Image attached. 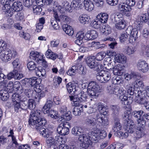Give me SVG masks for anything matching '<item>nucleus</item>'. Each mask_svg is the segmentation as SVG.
<instances>
[{
	"label": "nucleus",
	"instance_id": "obj_1",
	"mask_svg": "<svg viewBox=\"0 0 149 149\" xmlns=\"http://www.w3.org/2000/svg\"><path fill=\"white\" fill-rule=\"evenodd\" d=\"M40 110L32 111L31 113L29 121V123L31 127L35 128L40 132V134L45 138L50 136L52 133L49 132L48 129L43 127L46 123L44 118L39 119L40 116Z\"/></svg>",
	"mask_w": 149,
	"mask_h": 149
},
{
	"label": "nucleus",
	"instance_id": "obj_2",
	"mask_svg": "<svg viewBox=\"0 0 149 149\" xmlns=\"http://www.w3.org/2000/svg\"><path fill=\"white\" fill-rule=\"evenodd\" d=\"M72 134L75 136H79V139L82 142V146L85 148L91 149L92 147V142L90 137L86 134H83V130L80 127H75L72 129Z\"/></svg>",
	"mask_w": 149,
	"mask_h": 149
},
{
	"label": "nucleus",
	"instance_id": "obj_3",
	"mask_svg": "<svg viewBox=\"0 0 149 149\" xmlns=\"http://www.w3.org/2000/svg\"><path fill=\"white\" fill-rule=\"evenodd\" d=\"M86 123L91 125L106 126L108 124L106 118L100 113H93L88 116L86 120Z\"/></svg>",
	"mask_w": 149,
	"mask_h": 149
},
{
	"label": "nucleus",
	"instance_id": "obj_4",
	"mask_svg": "<svg viewBox=\"0 0 149 149\" xmlns=\"http://www.w3.org/2000/svg\"><path fill=\"white\" fill-rule=\"evenodd\" d=\"M1 52L0 58L2 61L5 63L10 61L12 58H15L17 54L15 50L9 49L5 50L3 49Z\"/></svg>",
	"mask_w": 149,
	"mask_h": 149
},
{
	"label": "nucleus",
	"instance_id": "obj_5",
	"mask_svg": "<svg viewBox=\"0 0 149 149\" xmlns=\"http://www.w3.org/2000/svg\"><path fill=\"white\" fill-rule=\"evenodd\" d=\"M100 90V86L96 82L92 81L89 83L87 91L88 95L91 97H94L97 96Z\"/></svg>",
	"mask_w": 149,
	"mask_h": 149
},
{
	"label": "nucleus",
	"instance_id": "obj_6",
	"mask_svg": "<svg viewBox=\"0 0 149 149\" xmlns=\"http://www.w3.org/2000/svg\"><path fill=\"white\" fill-rule=\"evenodd\" d=\"M107 90L109 94L117 95L119 97L126 95V91L123 87L119 88L114 85L108 86Z\"/></svg>",
	"mask_w": 149,
	"mask_h": 149
},
{
	"label": "nucleus",
	"instance_id": "obj_7",
	"mask_svg": "<svg viewBox=\"0 0 149 149\" xmlns=\"http://www.w3.org/2000/svg\"><path fill=\"white\" fill-rule=\"evenodd\" d=\"M143 93L141 91H138L135 101L139 104H143L146 109H149V102H148L147 98L144 94V93Z\"/></svg>",
	"mask_w": 149,
	"mask_h": 149
},
{
	"label": "nucleus",
	"instance_id": "obj_8",
	"mask_svg": "<svg viewBox=\"0 0 149 149\" xmlns=\"http://www.w3.org/2000/svg\"><path fill=\"white\" fill-rule=\"evenodd\" d=\"M111 19L112 22H116L115 24L116 27L118 29H122L125 27V21L122 18H120L117 16H116L113 14L111 15Z\"/></svg>",
	"mask_w": 149,
	"mask_h": 149
},
{
	"label": "nucleus",
	"instance_id": "obj_9",
	"mask_svg": "<svg viewBox=\"0 0 149 149\" xmlns=\"http://www.w3.org/2000/svg\"><path fill=\"white\" fill-rule=\"evenodd\" d=\"M136 66L139 71L142 73H146L149 70L148 63L143 59H139L137 61Z\"/></svg>",
	"mask_w": 149,
	"mask_h": 149
},
{
	"label": "nucleus",
	"instance_id": "obj_10",
	"mask_svg": "<svg viewBox=\"0 0 149 149\" xmlns=\"http://www.w3.org/2000/svg\"><path fill=\"white\" fill-rule=\"evenodd\" d=\"M70 125L67 122L60 124L57 127V131L58 133L61 135H65L68 133L69 128Z\"/></svg>",
	"mask_w": 149,
	"mask_h": 149
},
{
	"label": "nucleus",
	"instance_id": "obj_11",
	"mask_svg": "<svg viewBox=\"0 0 149 149\" xmlns=\"http://www.w3.org/2000/svg\"><path fill=\"white\" fill-rule=\"evenodd\" d=\"M96 78L101 82L106 83L110 79L111 74L108 71H103L102 72L97 74Z\"/></svg>",
	"mask_w": 149,
	"mask_h": 149
},
{
	"label": "nucleus",
	"instance_id": "obj_12",
	"mask_svg": "<svg viewBox=\"0 0 149 149\" xmlns=\"http://www.w3.org/2000/svg\"><path fill=\"white\" fill-rule=\"evenodd\" d=\"M120 119L116 117L115 119L114 125L112 128V131L114 132V134L116 136H119V132L122 129V125L119 122Z\"/></svg>",
	"mask_w": 149,
	"mask_h": 149
},
{
	"label": "nucleus",
	"instance_id": "obj_13",
	"mask_svg": "<svg viewBox=\"0 0 149 149\" xmlns=\"http://www.w3.org/2000/svg\"><path fill=\"white\" fill-rule=\"evenodd\" d=\"M148 21H149V15L148 13H145L138 16L136 22L138 25V26L140 27L143 23L146 22Z\"/></svg>",
	"mask_w": 149,
	"mask_h": 149
},
{
	"label": "nucleus",
	"instance_id": "obj_14",
	"mask_svg": "<svg viewBox=\"0 0 149 149\" xmlns=\"http://www.w3.org/2000/svg\"><path fill=\"white\" fill-rule=\"evenodd\" d=\"M54 16L56 20L61 22L69 23L71 21V18L65 15H61L58 17V14L56 13L54 15Z\"/></svg>",
	"mask_w": 149,
	"mask_h": 149
},
{
	"label": "nucleus",
	"instance_id": "obj_15",
	"mask_svg": "<svg viewBox=\"0 0 149 149\" xmlns=\"http://www.w3.org/2000/svg\"><path fill=\"white\" fill-rule=\"evenodd\" d=\"M66 88L68 92L72 95L77 93L78 90H79V87L75 84H72L71 82L69 83L67 85Z\"/></svg>",
	"mask_w": 149,
	"mask_h": 149
},
{
	"label": "nucleus",
	"instance_id": "obj_16",
	"mask_svg": "<svg viewBox=\"0 0 149 149\" xmlns=\"http://www.w3.org/2000/svg\"><path fill=\"white\" fill-rule=\"evenodd\" d=\"M2 6V9L4 12L7 13H10L11 6L9 2L7 0H1L0 2V6Z\"/></svg>",
	"mask_w": 149,
	"mask_h": 149
},
{
	"label": "nucleus",
	"instance_id": "obj_17",
	"mask_svg": "<svg viewBox=\"0 0 149 149\" xmlns=\"http://www.w3.org/2000/svg\"><path fill=\"white\" fill-rule=\"evenodd\" d=\"M44 56L43 54L37 52L32 51L31 52L30 54L31 58L36 61L38 63L40 58H42V57Z\"/></svg>",
	"mask_w": 149,
	"mask_h": 149
},
{
	"label": "nucleus",
	"instance_id": "obj_18",
	"mask_svg": "<svg viewBox=\"0 0 149 149\" xmlns=\"http://www.w3.org/2000/svg\"><path fill=\"white\" fill-rule=\"evenodd\" d=\"M125 66L120 64H118L115 66L113 72L114 74L116 75L121 76L123 74Z\"/></svg>",
	"mask_w": 149,
	"mask_h": 149
},
{
	"label": "nucleus",
	"instance_id": "obj_19",
	"mask_svg": "<svg viewBox=\"0 0 149 149\" xmlns=\"http://www.w3.org/2000/svg\"><path fill=\"white\" fill-rule=\"evenodd\" d=\"M114 60L116 62L125 64L127 62L126 57L123 54H118L115 55Z\"/></svg>",
	"mask_w": 149,
	"mask_h": 149
},
{
	"label": "nucleus",
	"instance_id": "obj_20",
	"mask_svg": "<svg viewBox=\"0 0 149 149\" xmlns=\"http://www.w3.org/2000/svg\"><path fill=\"white\" fill-rule=\"evenodd\" d=\"M96 106L97 109L100 113L102 114L104 116V115L107 114V112L105 110V108L104 107L103 103L100 102L97 104L95 103L94 105L92 106L93 109H95ZM90 109H92L91 108Z\"/></svg>",
	"mask_w": 149,
	"mask_h": 149
},
{
	"label": "nucleus",
	"instance_id": "obj_21",
	"mask_svg": "<svg viewBox=\"0 0 149 149\" xmlns=\"http://www.w3.org/2000/svg\"><path fill=\"white\" fill-rule=\"evenodd\" d=\"M52 10L53 12L54 13V15L56 13L58 14L57 12H59L61 13L64 12V8L63 6V4L62 6H61L56 2H54Z\"/></svg>",
	"mask_w": 149,
	"mask_h": 149
},
{
	"label": "nucleus",
	"instance_id": "obj_22",
	"mask_svg": "<svg viewBox=\"0 0 149 149\" xmlns=\"http://www.w3.org/2000/svg\"><path fill=\"white\" fill-rule=\"evenodd\" d=\"M118 10L123 13L130 12L132 10L131 7L128 6L125 3H121L119 4L118 6Z\"/></svg>",
	"mask_w": 149,
	"mask_h": 149
},
{
	"label": "nucleus",
	"instance_id": "obj_23",
	"mask_svg": "<svg viewBox=\"0 0 149 149\" xmlns=\"http://www.w3.org/2000/svg\"><path fill=\"white\" fill-rule=\"evenodd\" d=\"M132 84L134 86L133 87L136 90H138L137 95H138V91H141V92H142L143 87L144 86V84L142 81L136 80Z\"/></svg>",
	"mask_w": 149,
	"mask_h": 149
},
{
	"label": "nucleus",
	"instance_id": "obj_24",
	"mask_svg": "<svg viewBox=\"0 0 149 149\" xmlns=\"http://www.w3.org/2000/svg\"><path fill=\"white\" fill-rule=\"evenodd\" d=\"M111 28L108 25H104L100 27V31L103 35H107L111 32Z\"/></svg>",
	"mask_w": 149,
	"mask_h": 149
},
{
	"label": "nucleus",
	"instance_id": "obj_25",
	"mask_svg": "<svg viewBox=\"0 0 149 149\" xmlns=\"http://www.w3.org/2000/svg\"><path fill=\"white\" fill-rule=\"evenodd\" d=\"M83 105L80 104L78 105V104L76 103L75 104L74 107L73 109V114L75 116H79L81 114V113L83 111Z\"/></svg>",
	"mask_w": 149,
	"mask_h": 149
},
{
	"label": "nucleus",
	"instance_id": "obj_26",
	"mask_svg": "<svg viewBox=\"0 0 149 149\" xmlns=\"http://www.w3.org/2000/svg\"><path fill=\"white\" fill-rule=\"evenodd\" d=\"M136 50V48L134 46H127L124 48L125 53L128 55L134 54Z\"/></svg>",
	"mask_w": 149,
	"mask_h": 149
},
{
	"label": "nucleus",
	"instance_id": "obj_27",
	"mask_svg": "<svg viewBox=\"0 0 149 149\" xmlns=\"http://www.w3.org/2000/svg\"><path fill=\"white\" fill-rule=\"evenodd\" d=\"M131 112L129 111H126L124 112V114L123 116V119L124 120V123L125 125L128 124L129 123L133 122L131 119L130 114Z\"/></svg>",
	"mask_w": 149,
	"mask_h": 149
},
{
	"label": "nucleus",
	"instance_id": "obj_28",
	"mask_svg": "<svg viewBox=\"0 0 149 149\" xmlns=\"http://www.w3.org/2000/svg\"><path fill=\"white\" fill-rule=\"evenodd\" d=\"M126 33L130 36H134L135 38H138V30L136 28L132 29L131 26L128 27L126 30Z\"/></svg>",
	"mask_w": 149,
	"mask_h": 149
},
{
	"label": "nucleus",
	"instance_id": "obj_29",
	"mask_svg": "<svg viewBox=\"0 0 149 149\" xmlns=\"http://www.w3.org/2000/svg\"><path fill=\"white\" fill-rule=\"evenodd\" d=\"M77 92V98L80 102L85 101L87 98V95L86 93L83 91L79 90Z\"/></svg>",
	"mask_w": 149,
	"mask_h": 149
},
{
	"label": "nucleus",
	"instance_id": "obj_30",
	"mask_svg": "<svg viewBox=\"0 0 149 149\" xmlns=\"http://www.w3.org/2000/svg\"><path fill=\"white\" fill-rule=\"evenodd\" d=\"M96 18H97V19H98L101 23H105L107 22L108 19V15L105 13H100L96 16Z\"/></svg>",
	"mask_w": 149,
	"mask_h": 149
},
{
	"label": "nucleus",
	"instance_id": "obj_31",
	"mask_svg": "<svg viewBox=\"0 0 149 149\" xmlns=\"http://www.w3.org/2000/svg\"><path fill=\"white\" fill-rule=\"evenodd\" d=\"M84 3L85 8L86 10L88 11H91L93 10L94 5L90 0H84Z\"/></svg>",
	"mask_w": 149,
	"mask_h": 149
},
{
	"label": "nucleus",
	"instance_id": "obj_32",
	"mask_svg": "<svg viewBox=\"0 0 149 149\" xmlns=\"http://www.w3.org/2000/svg\"><path fill=\"white\" fill-rule=\"evenodd\" d=\"M22 5L20 2H15L12 5L11 10L14 11H19L21 10L22 8Z\"/></svg>",
	"mask_w": 149,
	"mask_h": 149
},
{
	"label": "nucleus",
	"instance_id": "obj_33",
	"mask_svg": "<svg viewBox=\"0 0 149 149\" xmlns=\"http://www.w3.org/2000/svg\"><path fill=\"white\" fill-rule=\"evenodd\" d=\"M63 6L64 8V11L65 10L69 12H71L72 10L74 8H77L79 7H74L72 2L71 4L67 1H65L63 3Z\"/></svg>",
	"mask_w": 149,
	"mask_h": 149
},
{
	"label": "nucleus",
	"instance_id": "obj_34",
	"mask_svg": "<svg viewBox=\"0 0 149 149\" xmlns=\"http://www.w3.org/2000/svg\"><path fill=\"white\" fill-rule=\"evenodd\" d=\"M45 55L47 58L53 60H55L58 57L57 54L52 52L50 49H48L46 51Z\"/></svg>",
	"mask_w": 149,
	"mask_h": 149
},
{
	"label": "nucleus",
	"instance_id": "obj_35",
	"mask_svg": "<svg viewBox=\"0 0 149 149\" xmlns=\"http://www.w3.org/2000/svg\"><path fill=\"white\" fill-rule=\"evenodd\" d=\"M79 19L81 23L85 24H88L90 22V18L87 15H82L79 16Z\"/></svg>",
	"mask_w": 149,
	"mask_h": 149
},
{
	"label": "nucleus",
	"instance_id": "obj_36",
	"mask_svg": "<svg viewBox=\"0 0 149 149\" xmlns=\"http://www.w3.org/2000/svg\"><path fill=\"white\" fill-rule=\"evenodd\" d=\"M96 62L94 57H90L87 61V65L91 69H95Z\"/></svg>",
	"mask_w": 149,
	"mask_h": 149
},
{
	"label": "nucleus",
	"instance_id": "obj_37",
	"mask_svg": "<svg viewBox=\"0 0 149 149\" xmlns=\"http://www.w3.org/2000/svg\"><path fill=\"white\" fill-rule=\"evenodd\" d=\"M63 29L65 33L69 36H72L74 33V30L72 27L67 24H65L63 26Z\"/></svg>",
	"mask_w": 149,
	"mask_h": 149
},
{
	"label": "nucleus",
	"instance_id": "obj_38",
	"mask_svg": "<svg viewBox=\"0 0 149 149\" xmlns=\"http://www.w3.org/2000/svg\"><path fill=\"white\" fill-rule=\"evenodd\" d=\"M138 76L137 73L135 72H132L129 73H126L124 75V78L126 80L128 81L132 78H137Z\"/></svg>",
	"mask_w": 149,
	"mask_h": 149
},
{
	"label": "nucleus",
	"instance_id": "obj_39",
	"mask_svg": "<svg viewBox=\"0 0 149 149\" xmlns=\"http://www.w3.org/2000/svg\"><path fill=\"white\" fill-rule=\"evenodd\" d=\"M130 97L129 98H130ZM120 102L123 104L127 105L130 104L132 102V100L129 99V98L126 96V95L119 97Z\"/></svg>",
	"mask_w": 149,
	"mask_h": 149
},
{
	"label": "nucleus",
	"instance_id": "obj_40",
	"mask_svg": "<svg viewBox=\"0 0 149 149\" xmlns=\"http://www.w3.org/2000/svg\"><path fill=\"white\" fill-rule=\"evenodd\" d=\"M37 76L39 77H46V74L45 70L41 67H37L36 70Z\"/></svg>",
	"mask_w": 149,
	"mask_h": 149
},
{
	"label": "nucleus",
	"instance_id": "obj_41",
	"mask_svg": "<svg viewBox=\"0 0 149 149\" xmlns=\"http://www.w3.org/2000/svg\"><path fill=\"white\" fill-rule=\"evenodd\" d=\"M125 130L127 132L130 133H133L134 130V122L129 123L128 124L125 125Z\"/></svg>",
	"mask_w": 149,
	"mask_h": 149
},
{
	"label": "nucleus",
	"instance_id": "obj_42",
	"mask_svg": "<svg viewBox=\"0 0 149 149\" xmlns=\"http://www.w3.org/2000/svg\"><path fill=\"white\" fill-rule=\"evenodd\" d=\"M9 97L8 93L6 90L2 89L0 91V98L3 101H6Z\"/></svg>",
	"mask_w": 149,
	"mask_h": 149
},
{
	"label": "nucleus",
	"instance_id": "obj_43",
	"mask_svg": "<svg viewBox=\"0 0 149 149\" xmlns=\"http://www.w3.org/2000/svg\"><path fill=\"white\" fill-rule=\"evenodd\" d=\"M46 141L47 144L49 146H53V147L55 146V138H54L52 134L46 138Z\"/></svg>",
	"mask_w": 149,
	"mask_h": 149
},
{
	"label": "nucleus",
	"instance_id": "obj_44",
	"mask_svg": "<svg viewBox=\"0 0 149 149\" xmlns=\"http://www.w3.org/2000/svg\"><path fill=\"white\" fill-rule=\"evenodd\" d=\"M99 130L98 128L96 129L95 130L91 131L88 134L89 135H90L91 136H89L90 137V139L91 138H93V139L99 138ZM87 136H89L86 134ZM90 140L91 139H90Z\"/></svg>",
	"mask_w": 149,
	"mask_h": 149
},
{
	"label": "nucleus",
	"instance_id": "obj_45",
	"mask_svg": "<svg viewBox=\"0 0 149 149\" xmlns=\"http://www.w3.org/2000/svg\"><path fill=\"white\" fill-rule=\"evenodd\" d=\"M116 62L114 60L113 61H112V60L110 59V58H106L104 59L103 64L104 65H106L108 64L111 66L114 70L115 66H116Z\"/></svg>",
	"mask_w": 149,
	"mask_h": 149
},
{
	"label": "nucleus",
	"instance_id": "obj_46",
	"mask_svg": "<svg viewBox=\"0 0 149 149\" xmlns=\"http://www.w3.org/2000/svg\"><path fill=\"white\" fill-rule=\"evenodd\" d=\"M56 19L51 20V26L50 27V28L51 30H58L59 28V26L58 25Z\"/></svg>",
	"mask_w": 149,
	"mask_h": 149
},
{
	"label": "nucleus",
	"instance_id": "obj_47",
	"mask_svg": "<svg viewBox=\"0 0 149 149\" xmlns=\"http://www.w3.org/2000/svg\"><path fill=\"white\" fill-rule=\"evenodd\" d=\"M64 139L60 136H56L55 137V147H57V145H61L63 143H65V142L64 141Z\"/></svg>",
	"mask_w": 149,
	"mask_h": 149
},
{
	"label": "nucleus",
	"instance_id": "obj_48",
	"mask_svg": "<svg viewBox=\"0 0 149 149\" xmlns=\"http://www.w3.org/2000/svg\"><path fill=\"white\" fill-rule=\"evenodd\" d=\"M143 113V111L142 110H140L138 111H135L132 113V114L134 117L138 119L139 118L141 117Z\"/></svg>",
	"mask_w": 149,
	"mask_h": 149
},
{
	"label": "nucleus",
	"instance_id": "obj_49",
	"mask_svg": "<svg viewBox=\"0 0 149 149\" xmlns=\"http://www.w3.org/2000/svg\"><path fill=\"white\" fill-rule=\"evenodd\" d=\"M101 22L99 21L97 18L96 19L92 21L91 22V26H92L95 29H98L100 26Z\"/></svg>",
	"mask_w": 149,
	"mask_h": 149
},
{
	"label": "nucleus",
	"instance_id": "obj_50",
	"mask_svg": "<svg viewBox=\"0 0 149 149\" xmlns=\"http://www.w3.org/2000/svg\"><path fill=\"white\" fill-rule=\"evenodd\" d=\"M132 84L127 85L126 86V89L128 93L132 95L134 94V91L135 90Z\"/></svg>",
	"mask_w": 149,
	"mask_h": 149
},
{
	"label": "nucleus",
	"instance_id": "obj_51",
	"mask_svg": "<svg viewBox=\"0 0 149 149\" xmlns=\"http://www.w3.org/2000/svg\"><path fill=\"white\" fill-rule=\"evenodd\" d=\"M75 95L74 96L72 95H70L69 96L70 99L71 101H72L74 103V106H75V103L78 104V105H79L80 104H81L80 103V101H79L77 98V93L75 94Z\"/></svg>",
	"mask_w": 149,
	"mask_h": 149
},
{
	"label": "nucleus",
	"instance_id": "obj_52",
	"mask_svg": "<svg viewBox=\"0 0 149 149\" xmlns=\"http://www.w3.org/2000/svg\"><path fill=\"white\" fill-rule=\"evenodd\" d=\"M34 0H23V4L25 6L29 7L31 6L36 4Z\"/></svg>",
	"mask_w": 149,
	"mask_h": 149
},
{
	"label": "nucleus",
	"instance_id": "obj_53",
	"mask_svg": "<svg viewBox=\"0 0 149 149\" xmlns=\"http://www.w3.org/2000/svg\"><path fill=\"white\" fill-rule=\"evenodd\" d=\"M36 4L33 5V12L36 14H39L42 10L41 7L39 5H36Z\"/></svg>",
	"mask_w": 149,
	"mask_h": 149
},
{
	"label": "nucleus",
	"instance_id": "obj_54",
	"mask_svg": "<svg viewBox=\"0 0 149 149\" xmlns=\"http://www.w3.org/2000/svg\"><path fill=\"white\" fill-rule=\"evenodd\" d=\"M136 138L139 139L141 138L144 134V129L142 127L137 129L136 131Z\"/></svg>",
	"mask_w": 149,
	"mask_h": 149
},
{
	"label": "nucleus",
	"instance_id": "obj_55",
	"mask_svg": "<svg viewBox=\"0 0 149 149\" xmlns=\"http://www.w3.org/2000/svg\"><path fill=\"white\" fill-rule=\"evenodd\" d=\"M77 70L76 66L75 65L73 66L68 71L67 74L68 75L71 76L74 75L75 73L77 72Z\"/></svg>",
	"mask_w": 149,
	"mask_h": 149
},
{
	"label": "nucleus",
	"instance_id": "obj_56",
	"mask_svg": "<svg viewBox=\"0 0 149 149\" xmlns=\"http://www.w3.org/2000/svg\"><path fill=\"white\" fill-rule=\"evenodd\" d=\"M33 91L31 88H26L25 89L24 93V94L28 97L31 98L33 95Z\"/></svg>",
	"mask_w": 149,
	"mask_h": 149
},
{
	"label": "nucleus",
	"instance_id": "obj_57",
	"mask_svg": "<svg viewBox=\"0 0 149 149\" xmlns=\"http://www.w3.org/2000/svg\"><path fill=\"white\" fill-rule=\"evenodd\" d=\"M106 54L104 52H101L98 53L96 55V58L97 60L101 61L105 56Z\"/></svg>",
	"mask_w": 149,
	"mask_h": 149
},
{
	"label": "nucleus",
	"instance_id": "obj_58",
	"mask_svg": "<svg viewBox=\"0 0 149 149\" xmlns=\"http://www.w3.org/2000/svg\"><path fill=\"white\" fill-rule=\"evenodd\" d=\"M20 97L18 94L14 93L12 97L13 102H19L20 100Z\"/></svg>",
	"mask_w": 149,
	"mask_h": 149
},
{
	"label": "nucleus",
	"instance_id": "obj_59",
	"mask_svg": "<svg viewBox=\"0 0 149 149\" xmlns=\"http://www.w3.org/2000/svg\"><path fill=\"white\" fill-rule=\"evenodd\" d=\"M27 67L29 70H33L36 68V66L34 62L30 61L27 63Z\"/></svg>",
	"mask_w": 149,
	"mask_h": 149
},
{
	"label": "nucleus",
	"instance_id": "obj_60",
	"mask_svg": "<svg viewBox=\"0 0 149 149\" xmlns=\"http://www.w3.org/2000/svg\"><path fill=\"white\" fill-rule=\"evenodd\" d=\"M96 64H96V66L95 68V70L97 71H99L103 70L104 68V65H103L100 62L97 61Z\"/></svg>",
	"mask_w": 149,
	"mask_h": 149
},
{
	"label": "nucleus",
	"instance_id": "obj_61",
	"mask_svg": "<svg viewBox=\"0 0 149 149\" xmlns=\"http://www.w3.org/2000/svg\"><path fill=\"white\" fill-rule=\"evenodd\" d=\"M127 35L126 32L125 33H123L121 34L120 37V40L121 42H123L127 40L128 37Z\"/></svg>",
	"mask_w": 149,
	"mask_h": 149
},
{
	"label": "nucleus",
	"instance_id": "obj_62",
	"mask_svg": "<svg viewBox=\"0 0 149 149\" xmlns=\"http://www.w3.org/2000/svg\"><path fill=\"white\" fill-rule=\"evenodd\" d=\"M17 72V71L16 70H13V71L7 75V77L8 80H10L11 79L14 78L15 79V74Z\"/></svg>",
	"mask_w": 149,
	"mask_h": 149
},
{
	"label": "nucleus",
	"instance_id": "obj_63",
	"mask_svg": "<svg viewBox=\"0 0 149 149\" xmlns=\"http://www.w3.org/2000/svg\"><path fill=\"white\" fill-rule=\"evenodd\" d=\"M137 121L138 125L141 127H142V126L143 127L146 125V120L142 117L137 119Z\"/></svg>",
	"mask_w": 149,
	"mask_h": 149
},
{
	"label": "nucleus",
	"instance_id": "obj_64",
	"mask_svg": "<svg viewBox=\"0 0 149 149\" xmlns=\"http://www.w3.org/2000/svg\"><path fill=\"white\" fill-rule=\"evenodd\" d=\"M20 37L26 40H29L30 37V35L29 33H25L24 31H22L20 33Z\"/></svg>",
	"mask_w": 149,
	"mask_h": 149
}]
</instances>
